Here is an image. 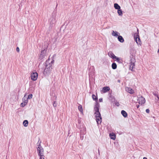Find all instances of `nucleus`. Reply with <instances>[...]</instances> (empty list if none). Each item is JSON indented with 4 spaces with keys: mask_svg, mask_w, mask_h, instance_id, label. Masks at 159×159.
Returning <instances> with one entry per match:
<instances>
[{
    "mask_svg": "<svg viewBox=\"0 0 159 159\" xmlns=\"http://www.w3.org/2000/svg\"><path fill=\"white\" fill-rule=\"evenodd\" d=\"M138 100L139 101V103L141 104H144L145 102V98L142 97L139 98Z\"/></svg>",
    "mask_w": 159,
    "mask_h": 159,
    "instance_id": "6",
    "label": "nucleus"
},
{
    "mask_svg": "<svg viewBox=\"0 0 159 159\" xmlns=\"http://www.w3.org/2000/svg\"><path fill=\"white\" fill-rule=\"evenodd\" d=\"M108 55L112 59L114 60L115 59V58L116 57L114 55L112 52H109L108 53Z\"/></svg>",
    "mask_w": 159,
    "mask_h": 159,
    "instance_id": "8",
    "label": "nucleus"
},
{
    "mask_svg": "<svg viewBox=\"0 0 159 159\" xmlns=\"http://www.w3.org/2000/svg\"><path fill=\"white\" fill-rule=\"evenodd\" d=\"M111 34L112 35L116 37L118 36V34H120L117 31H114V30L112 31Z\"/></svg>",
    "mask_w": 159,
    "mask_h": 159,
    "instance_id": "12",
    "label": "nucleus"
},
{
    "mask_svg": "<svg viewBox=\"0 0 159 159\" xmlns=\"http://www.w3.org/2000/svg\"><path fill=\"white\" fill-rule=\"evenodd\" d=\"M118 41L121 43H123L124 42V39L121 36L119 35L118 37Z\"/></svg>",
    "mask_w": 159,
    "mask_h": 159,
    "instance_id": "14",
    "label": "nucleus"
},
{
    "mask_svg": "<svg viewBox=\"0 0 159 159\" xmlns=\"http://www.w3.org/2000/svg\"><path fill=\"white\" fill-rule=\"evenodd\" d=\"M23 103H24L26 105L27 104L28 100H22Z\"/></svg>",
    "mask_w": 159,
    "mask_h": 159,
    "instance_id": "31",
    "label": "nucleus"
},
{
    "mask_svg": "<svg viewBox=\"0 0 159 159\" xmlns=\"http://www.w3.org/2000/svg\"><path fill=\"white\" fill-rule=\"evenodd\" d=\"M57 102H56V101H55L53 102V105L54 106V107H57Z\"/></svg>",
    "mask_w": 159,
    "mask_h": 159,
    "instance_id": "29",
    "label": "nucleus"
},
{
    "mask_svg": "<svg viewBox=\"0 0 159 159\" xmlns=\"http://www.w3.org/2000/svg\"><path fill=\"white\" fill-rule=\"evenodd\" d=\"M16 51L17 52H19L20 51L19 48V47H17L16 48Z\"/></svg>",
    "mask_w": 159,
    "mask_h": 159,
    "instance_id": "35",
    "label": "nucleus"
},
{
    "mask_svg": "<svg viewBox=\"0 0 159 159\" xmlns=\"http://www.w3.org/2000/svg\"><path fill=\"white\" fill-rule=\"evenodd\" d=\"M54 62V60L52 59L51 61H50V63H51V64L52 65V64H53Z\"/></svg>",
    "mask_w": 159,
    "mask_h": 159,
    "instance_id": "36",
    "label": "nucleus"
},
{
    "mask_svg": "<svg viewBox=\"0 0 159 159\" xmlns=\"http://www.w3.org/2000/svg\"><path fill=\"white\" fill-rule=\"evenodd\" d=\"M132 57H130V58H131L130 60V61L131 62H135V59L133 57V56H132Z\"/></svg>",
    "mask_w": 159,
    "mask_h": 159,
    "instance_id": "25",
    "label": "nucleus"
},
{
    "mask_svg": "<svg viewBox=\"0 0 159 159\" xmlns=\"http://www.w3.org/2000/svg\"><path fill=\"white\" fill-rule=\"evenodd\" d=\"M117 13L119 16H122L123 15V13L122 10L120 9L117 10Z\"/></svg>",
    "mask_w": 159,
    "mask_h": 159,
    "instance_id": "20",
    "label": "nucleus"
},
{
    "mask_svg": "<svg viewBox=\"0 0 159 159\" xmlns=\"http://www.w3.org/2000/svg\"><path fill=\"white\" fill-rule=\"evenodd\" d=\"M143 159H147L146 157H144Z\"/></svg>",
    "mask_w": 159,
    "mask_h": 159,
    "instance_id": "39",
    "label": "nucleus"
},
{
    "mask_svg": "<svg viewBox=\"0 0 159 159\" xmlns=\"http://www.w3.org/2000/svg\"><path fill=\"white\" fill-rule=\"evenodd\" d=\"M33 96V95L32 94H29L27 97V99H31Z\"/></svg>",
    "mask_w": 159,
    "mask_h": 159,
    "instance_id": "28",
    "label": "nucleus"
},
{
    "mask_svg": "<svg viewBox=\"0 0 159 159\" xmlns=\"http://www.w3.org/2000/svg\"><path fill=\"white\" fill-rule=\"evenodd\" d=\"M115 105L117 106H118V107L120 105L119 102L117 101H116V102H115Z\"/></svg>",
    "mask_w": 159,
    "mask_h": 159,
    "instance_id": "32",
    "label": "nucleus"
},
{
    "mask_svg": "<svg viewBox=\"0 0 159 159\" xmlns=\"http://www.w3.org/2000/svg\"><path fill=\"white\" fill-rule=\"evenodd\" d=\"M50 59H48L46 61L45 64V68L43 72L44 75L45 76H48L50 74L52 69V65L50 63Z\"/></svg>",
    "mask_w": 159,
    "mask_h": 159,
    "instance_id": "1",
    "label": "nucleus"
},
{
    "mask_svg": "<svg viewBox=\"0 0 159 159\" xmlns=\"http://www.w3.org/2000/svg\"><path fill=\"white\" fill-rule=\"evenodd\" d=\"M98 152L99 154V149H98Z\"/></svg>",
    "mask_w": 159,
    "mask_h": 159,
    "instance_id": "40",
    "label": "nucleus"
},
{
    "mask_svg": "<svg viewBox=\"0 0 159 159\" xmlns=\"http://www.w3.org/2000/svg\"><path fill=\"white\" fill-rule=\"evenodd\" d=\"M110 89V88L109 87H103L102 88V91L103 93H105L107 92Z\"/></svg>",
    "mask_w": 159,
    "mask_h": 159,
    "instance_id": "11",
    "label": "nucleus"
},
{
    "mask_svg": "<svg viewBox=\"0 0 159 159\" xmlns=\"http://www.w3.org/2000/svg\"><path fill=\"white\" fill-rule=\"evenodd\" d=\"M21 106L24 107L26 105L24 104V103H23V102L21 103L20 104Z\"/></svg>",
    "mask_w": 159,
    "mask_h": 159,
    "instance_id": "33",
    "label": "nucleus"
},
{
    "mask_svg": "<svg viewBox=\"0 0 159 159\" xmlns=\"http://www.w3.org/2000/svg\"><path fill=\"white\" fill-rule=\"evenodd\" d=\"M38 76V74L36 72H33L31 75V79L33 81H35L37 80Z\"/></svg>",
    "mask_w": 159,
    "mask_h": 159,
    "instance_id": "3",
    "label": "nucleus"
},
{
    "mask_svg": "<svg viewBox=\"0 0 159 159\" xmlns=\"http://www.w3.org/2000/svg\"><path fill=\"white\" fill-rule=\"evenodd\" d=\"M95 117L96 118V121L98 125L101 124L102 121V117L100 112L98 113L95 112Z\"/></svg>",
    "mask_w": 159,
    "mask_h": 159,
    "instance_id": "2",
    "label": "nucleus"
},
{
    "mask_svg": "<svg viewBox=\"0 0 159 159\" xmlns=\"http://www.w3.org/2000/svg\"><path fill=\"white\" fill-rule=\"evenodd\" d=\"M121 114L122 115V116L125 118L127 116V112L124 110H122L121 111Z\"/></svg>",
    "mask_w": 159,
    "mask_h": 159,
    "instance_id": "13",
    "label": "nucleus"
},
{
    "mask_svg": "<svg viewBox=\"0 0 159 159\" xmlns=\"http://www.w3.org/2000/svg\"><path fill=\"white\" fill-rule=\"evenodd\" d=\"M146 112L147 113H149V112H150V110L148 109H146Z\"/></svg>",
    "mask_w": 159,
    "mask_h": 159,
    "instance_id": "34",
    "label": "nucleus"
},
{
    "mask_svg": "<svg viewBox=\"0 0 159 159\" xmlns=\"http://www.w3.org/2000/svg\"><path fill=\"white\" fill-rule=\"evenodd\" d=\"M99 104L98 102H96L94 108V110L95 111V112L98 113V112H100L99 111Z\"/></svg>",
    "mask_w": 159,
    "mask_h": 159,
    "instance_id": "4",
    "label": "nucleus"
},
{
    "mask_svg": "<svg viewBox=\"0 0 159 159\" xmlns=\"http://www.w3.org/2000/svg\"><path fill=\"white\" fill-rule=\"evenodd\" d=\"M46 50L45 49L42 50L41 52L40 55L39 59L41 60L45 56V54L46 53Z\"/></svg>",
    "mask_w": 159,
    "mask_h": 159,
    "instance_id": "5",
    "label": "nucleus"
},
{
    "mask_svg": "<svg viewBox=\"0 0 159 159\" xmlns=\"http://www.w3.org/2000/svg\"><path fill=\"white\" fill-rule=\"evenodd\" d=\"M99 101L100 102H102V98H100L99 99Z\"/></svg>",
    "mask_w": 159,
    "mask_h": 159,
    "instance_id": "37",
    "label": "nucleus"
},
{
    "mask_svg": "<svg viewBox=\"0 0 159 159\" xmlns=\"http://www.w3.org/2000/svg\"><path fill=\"white\" fill-rule=\"evenodd\" d=\"M44 150L43 148H41V151L40 153L38 154V155H43Z\"/></svg>",
    "mask_w": 159,
    "mask_h": 159,
    "instance_id": "26",
    "label": "nucleus"
},
{
    "mask_svg": "<svg viewBox=\"0 0 159 159\" xmlns=\"http://www.w3.org/2000/svg\"><path fill=\"white\" fill-rule=\"evenodd\" d=\"M115 59H116V61L119 62V63H122V59H120L119 57H116L115 58Z\"/></svg>",
    "mask_w": 159,
    "mask_h": 159,
    "instance_id": "22",
    "label": "nucleus"
},
{
    "mask_svg": "<svg viewBox=\"0 0 159 159\" xmlns=\"http://www.w3.org/2000/svg\"><path fill=\"white\" fill-rule=\"evenodd\" d=\"M78 109L81 112H83V108L82 106L80 105L78 107Z\"/></svg>",
    "mask_w": 159,
    "mask_h": 159,
    "instance_id": "23",
    "label": "nucleus"
},
{
    "mask_svg": "<svg viewBox=\"0 0 159 159\" xmlns=\"http://www.w3.org/2000/svg\"><path fill=\"white\" fill-rule=\"evenodd\" d=\"M110 137L111 139L115 140L116 138V136L114 134H110Z\"/></svg>",
    "mask_w": 159,
    "mask_h": 159,
    "instance_id": "15",
    "label": "nucleus"
},
{
    "mask_svg": "<svg viewBox=\"0 0 159 159\" xmlns=\"http://www.w3.org/2000/svg\"><path fill=\"white\" fill-rule=\"evenodd\" d=\"M92 97L93 100L96 101L98 100L97 97L94 94H93L92 95Z\"/></svg>",
    "mask_w": 159,
    "mask_h": 159,
    "instance_id": "24",
    "label": "nucleus"
},
{
    "mask_svg": "<svg viewBox=\"0 0 159 159\" xmlns=\"http://www.w3.org/2000/svg\"><path fill=\"white\" fill-rule=\"evenodd\" d=\"M22 100H28L27 97L26 95L25 94L24 97L22 98Z\"/></svg>",
    "mask_w": 159,
    "mask_h": 159,
    "instance_id": "27",
    "label": "nucleus"
},
{
    "mask_svg": "<svg viewBox=\"0 0 159 159\" xmlns=\"http://www.w3.org/2000/svg\"><path fill=\"white\" fill-rule=\"evenodd\" d=\"M54 56H55V54L53 55V57H54Z\"/></svg>",
    "mask_w": 159,
    "mask_h": 159,
    "instance_id": "41",
    "label": "nucleus"
},
{
    "mask_svg": "<svg viewBox=\"0 0 159 159\" xmlns=\"http://www.w3.org/2000/svg\"><path fill=\"white\" fill-rule=\"evenodd\" d=\"M111 67H112V68L113 69H114V70L116 69L117 68V65L114 62L112 63V65H111Z\"/></svg>",
    "mask_w": 159,
    "mask_h": 159,
    "instance_id": "21",
    "label": "nucleus"
},
{
    "mask_svg": "<svg viewBox=\"0 0 159 159\" xmlns=\"http://www.w3.org/2000/svg\"><path fill=\"white\" fill-rule=\"evenodd\" d=\"M40 157L39 159H44V155H39Z\"/></svg>",
    "mask_w": 159,
    "mask_h": 159,
    "instance_id": "30",
    "label": "nucleus"
},
{
    "mask_svg": "<svg viewBox=\"0 0 159 159\" xmlns=\"http://www.w3.org/2000/svg\"><path fill=\"white\" fill-rule=\"evenodd\" d=\"M114 7L116 9L119 10L120 8V7L117 3L114 4Z\"/></svg>",
    "mask_w": 159,
    "mask_h": 159,
    "instance_id": "16",
    "label": "nucleus"
},
{
    "mask_svg": "<svg viewBox=\"0 0 159 159\" xmlns=\"http://www.w3.org/2000/svg\"><path fill=\"white\" fill-rule=\"evenodd\" d=\"M126 90L131 94H132L134 93V90L130 88H127L126 89Z\"/></svg>",
    "mask_w": 159,
    "mask_h": 159,
    "instance_id": "10",
    "label": "nucleus"
},
{
    "mask_svg": "<svg viewBox=\"0 0 159 159\" xmlns=\"http://www.w3.org/2000/svg\"><path fill=\"white\" fill-rule=\"evenodd\" d=\"M139 107V105H136V107L137 108H138Z\"/></svg>",
    "mask_w": 159,
    "mask_h": 159,
    "instance_id": "38",
    "label": "nucleus"
},
{
    "mask_svg": "<svg viewBox=\"0 0 159 159\" xmlns=\"http://www.w3.org/2000/svg\"><path fill=\"white\" fill-rule=\"evenodd\" d=\"M28 124V121L27 120H24L23 123V124L25 127H27Z\"/></svg>",
    "mask_w": 159,
    "mask_h": 159,
    "instance_id": "18",
    "label": "nucleus"
},
{
    "mask_svg": "<svg viewBox=\"0 0 159 159\" xmlns=\"http://www.w3.org/2000/svg\"><path fill=\"white\" fill-rule=\"evenodd\" d=\"M137 31L138 32V34L136 35V37H135V35L134 36V38L135 39V40L136 42V43H138V41H137V39H138V40H139V41L140 40V39L139 36V30H138V28H137Z\"/></svg>",
    "mask_w": 159,
    "mask_h": 159,
    "instance_id": "9",
    "label": "nucleus"
},
{
    "mask_svg": "<svg viewBox=\"0 0 159 159\" xmlns=\"http://www.w3.org/2000/svg\"><path fill=\"white\" fill-rule=\"evenodd\" d=\"M41 142L40 141L39 143V141L38 143H37V145L38 146V147L37 148V152L38 154H40V153L41 151V148H43L40 145Z\"/></svg>",
    "mask_w": 159,
    "mask_h": 159,
    "instance_id": "7",
    "label": "nucleus"
},
{
    "mask_svg": "<svg viewBox=\"0 0 159 159\" xmlns=\"http://www.w3.org/2000/svg\"><path fill=\"white\" fill-rule=\"evenodd\" d=\"M135 62H130L129 64L130 65V69H131L132 70V69L135 66Z\"/></svg>",
    "mask_w": 159,
    "mask_h": 159,
    "instance_id": "19",
    "label": "nucleus"
},
{
    "mask_svg": "<svg viewBox=\"0 0 159 159\" xmlns=\"http://www.w3.org/2000/svg\"><path fill=\"white\" fill-rule=\"evenodd\" d=\"M152 94L155 97H157L158 99H159V96L158 95V92H153Z\"/></svg>",
    "mask_w": 159,
    "mask_h": 159,
    "instance_id": "17",
    "label": "nucleus"
}]
</instances>
